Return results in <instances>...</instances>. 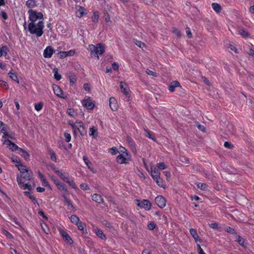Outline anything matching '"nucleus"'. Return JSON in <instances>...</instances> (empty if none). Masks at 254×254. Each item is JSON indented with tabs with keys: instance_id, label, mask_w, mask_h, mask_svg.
<instances>
[{
	"instance_id": "obj_26",
	"label": "nucleus",
	"mask_w": 254,
	"mask_h": 254,
	"mask_svg": "<svg viewBox=\"0 0 254 254\" xmlns=\"http://www.w3.org/2000/svg\"><path fill=\"white\" fill-rule=\"evenodd\" d=\"M89 134L94 138L97 137L98 135L97 129L95 127H90L89 128Z\"/></svg>"
},
{
	"instance_id": "obj_39",
	"label": "nucleus",
	"mask_w": 254,
	"mask_h": 254,
	"mask_svg": "<svg viewBox=\"0 0 254 254\" xmlns=\"http://www.w3.org/2000/svg\"><path fill=\"white\" fill-rule=\"evenodd\" d=\"M40 180H41V182L43 186H44V187H46L48 188L49 189L51 190L50 185H49L48 182L45 179V178H44Z\"/></svg>"
},
{
	"instance_id": "obj_2",
	"label": "nucleus",
	"mask_w": 254,
	"mask_h": 254,
	"mask_svg": "<svg viewBox=\"0 0 254 254\" xmlns=\"http://www.w3.org/2000/svg\"><path fill=\"white\" fill-rule=\"evenodd\" d=\"M28 28L30 34L35 35L37 37H40L44 33V22L42 20L37 22H29Z\"/></svg>"
},
{
	"instance_id": "obj_62",
	"label": "nucleus",
	"mask_w": 254,
	"mask_h": 254,
	"mask_svg": "<svg viewBox=\"0 0 254 254\" xmlns=\"http://www.w3.org/2000/svg\"><path fill=\"white\" fill-rule=\"evenodd\" d=\"M80 188L83 190H87L89 189L88 186L87 184L83 183L80 185Z\"/></svg>"
},
{
	"instance_id": "obj_55",
	"label": "nucleus",
	"mask_w": 254,
	"mask_h": 254,
	"mask_svg": "<svg viewBox=\"0 0 254 254\" xmlns=\"http://www.w3.org/2000/svg\"><path fill=\"white\" fill-rule=\"evenodd\" d=\"M197 249L198 251V254H206L202 248H201V246L199 244H197Z\"/></svg>"
},
{
	"instance_id": "obj_1",
	"label": "nucleus",
	"mask_w": 254,
	"mask_h": 254,
	"mask_svg": "<svg viewBox=\"0 0 254 254\" xmlns=\"http://www.w3.org/2000/svg\"><path fill=\"white\" fill-rule=\"evenodd\" d=\"M33 177V172H29L23 174L18 175L16 177V181L20 188L23 190H32V186L26 181H30Z\"/></svg>"
},
{
	"instance_id": "obj_8",
	"label": "nucleus",
	"mask_w": 254,
	"mask_h": 254,
	"mask_svg": "<svg viewBox=\"0 0 254 254\" xmlns=\"http://www.w3.org/2000/svg\"><path fill=\"white\" fill-rule=\"evenodd\" d=\"M82 105L87 110H92L95 106L94 102L90 97L84 98L82 101Z\"/></svg>"
},
{
	"instance_id": "obj_37",
	"label": "nucleus",
	"mask_w": 254,
	"mask_h": 254,
	"mask_svg": "<svg viewBox=\"0 0 254 254\" xmlns=\"http://www.w3.org/2000/svg\"><path fill=\"white\" fill-rule=\"evenodd\" d=\"M154 181H155L156 184L158 185V186H159L160 187H161L163 188H165L166 185L164 184L162 179H161L160 178V177H159V178L157 180H154Z\"/></svg>"
},
{
	"instance_id": "obj_20",
	"label": "nucleus",
	"mask_w": 254,
	"mask_h": 254,
	"mask_svg": "<svg viewBox=\"0 0 254 254\" xmlns=\"http://www.w3.org/2000/svg\"><path fill=\"white\" fill-rule=\"evenodd\" d=\"M9 129V127L7 125L3 124L1 127L0 128V130L3 134L2 138H5L6 136L10 137V135L8 134Z\"/></svg>"
},
{
	"instance_id": "obj_59",
	"label": "nucleus",
	"mask_w": 254,
	"mask_h": 254,
	"mask_svg": "<svg viewBox=\"0 0 254 254\" xmlns=\"http://www.w3.org/2000/svg\"><path fill=\"white\" fill-rule=\"evenodd\" d=\"M145 132L146 133V136L147 137H148V138H151V139H152L153 140H155L154 137H152V134H151V132L150 131H148V130H146V129L145 130Z\"/></svg>"
},
{
	"instance_id": "obj_58",
	"label": "nucleus",
	"mask_w": 254,
	"mask_h": 254,
	"mask_svg": "<svg viewBox=\"0 0 254 254\" xmlns=\"http://www.w3.org/2000/svg\"><path fill=\"white\" fill-rule=\"evenodd\" d=\"M59 55L60 57L62 59L64 58L67 56L66 55V52H64V51H61L59 53Z\"/></svg>"
},
{
	"instance_id": "obj_28",
	"label": "nucleus",
	"mask_w": 254,
	"mask_h": 254,
	"mask_svg": "<svg viewBox=\"0 0 254 254\" xmlns=\"http://www.w3.org/2000/svg\"><path fill=\"white\" fill-rule=\"evenodd\" d=\"M26 5L28 8L30 9L37 6V4L35 0H28L26 1Z\"/></svg>"
},
{
	"instance_id": "obj_29",
	"label": "nucleus",
	"mask_w": 254,
	"mask_h": 254,
	"mask_svg": "<svg viewBox=\"0 0 254 254\" xmlns=\"http://www.w3.org/2000/svg\"><path fill=\"white\" fill-rule=\"evenodd\" d=\"M67 114L71 117H75L77 116L76 111L73 108H69L67 109Z\"/></svg>"
},
{
	"instance_id": "obj_16",
	"label": "nucleus",
	"mask_w": 254,
	"mask_h": 254,
	"mask_svg": "<svg viewBox=\"0 0 254 254\" xmlns=\"http://www.w3.org/2000/svg\"><path fill=\"white\" fill-rule=\"evenodd\" d=\"M53 89L54 92L56 96L64 99L65 98V97L64 96L63 92L60 86L57 85H54Z\"/></svg>"
},
{
	"instance_id": "obj_12",
	"label": "nucleus",
	"mask_w": 254,
	"mask_h": 254,
	"mask_svg": "<svg viewBox=\"0 0 254 254\" xmlns=\"http://www.w3.org/2000/svg\"><path fill=\"white\" fill-rule=\"evenodd\" d=\"M155 202L160 208H164L166 206V199L162 195L157 196L155 199Z\"/></svg>"
},
{
	"instance_id": "obj_14",
	"label": "nucleus",
	"mask_w": 254,
	"mask_h": 254,
	"mask_svg": "<svg viewBox=\"0 0 254 254\" xmlns=\"http://www.w3.org/2000/svg\"><path fill=\"white\" fill-rule=\"evenodd\" d=\"M3 144L5 145L12 151H15L17 150H19V149L20 148L16 144L12 142L10 140L8 139L5 140Z\"/></svg>"
},
{
	"instance_id": "obj_56",
	"label": "nucleus",
	"mask_w": 254,
	"mask_h": 254,
	"mask_svg": "<svg viewBox=\"0 0 254 254\" xmlns=\"http://www.w3.org/2000/svg\"><path fill=\"white\" fill-rule=\"evenodd\" d=\"M224 146L228 149H231L233 148V145L230 142L226 141L224 142Z\"/></svg>"
},
{
	"instance_id": "obj_51",
	"label": "nucleus",
	"mask_w": 254,
	"mask_h": 254,
	"mask_svg": "<svg viewBox=\"0 0 254 254\" xmlns=\"http://www.w3.org/2000/svg\"><path fill=\"white\" fill-rule=\"evenodd\" d=\"M99 18V15L97 12H95L93 13L92 16V20L94 22H96L98 21Z\"/></svg>"
},
{
	"instance_id": "obj_45",
	"label": "nucleus",
	"mask_w": 254,
	"mask_h": 254,
	"mask_svg": "<svg viewBox=\"0 0 254 254\" xmlns=\"http://www.w3.org/2000/svg\"><path fill=\"white\" fill-rule=\"evenodd\" d=\"M157 166L160 170H164L167 168V166L163 162L157 163Z\"/></svg>"
},
{
	"instance_id": "obj_38",
	"label": "nucleus",
	"mask_w": 254,
	"mask_h": 254,
	"mask_svg": "<svg viewBox=\"0 0 254 254\" xmlns=\"http://www.w3.org/2000/svg\"><path fill=\"white\" fill-rule=\"evenodd\" d=\"M43 107V104L41 102L36 103L34 105L35 109L37 111H38V112L41 111Z\"/></svg>"
},
{
	"instance_id": "obj_42",
	"label": "nucleus",
	"mask_w": 254,
	"mask_h": 254,
	"mask_svg": "<svg viewBox=\"0 0 254 254\" xmlns=\"http://www.w3.org/2000/svg\"><path fill=\"white\" fill-rule=\"evenodd\" d=\"M236 241L241 246L244 247V239L240 236L236 237Z\"/></svg>"
},
{
	"instance_id": "obj_22",
	"label": "nucleus",
	"mask_w": 254,
	"mask_h": 254,
	"mask_svg": "<svg viewBox=\"0 0 254 254\" xmlns=\"http://www.w3.org/2000/svg\"><path fill=\"white\" fill-rule=\"evenodd\" d=\"M19 153L26 161L29 159L30 155L26 150L20 148L19 149Z\"/></svg>"
},
{
	"instance_id": "obj_34",
	"label": "nucleus",
	"mask_w": 254,
	"mask_h": 254,
	"mask_svg": "<svg viewBox=\"0 0 254 254\" xmlns=\"http://www.w3.org/2000/svg\"><path fill=\"white\" fill-rule=\"evenodd\" d=\"M70 220L72 223L75 225L80 221L79 217L75 215H72L70 217Z\"/></svg>"
},
{
	"instance_id": "obj_3",
	"label": "nucleus",
	"mask_w": 254,
	"mask_h": 254,
	"mask_svg": "<svg viewBox=\"0 0 254 254\" xmlns=\"http://www.w3.org/2000/svg\"><path fill=\"white\" fill-rule=\"evenodd\" d=\"M68 124L71 127L75 134H76L77 131H78L81 135L86 134L85 127L82 122L76 121L74 122L73 121L70 120L68 121Z\"/></svg>"
},
{
	"instance_id": "obj_35",
	"label": "nucleus",
	"mask_w": 254,
	"mask_h": 254,
	"mask_svg": "<svg viewBox=\"0 0 254 254\" xmlns=\"http://www.w3.org/2000/svg\"><path fill=\"white\" fill-rule=\"evenodd\" d=\"M9 77L13 81H15L17 82V83H19V80L18 79V77L16 74L15 73H13L11 71H10L8 73Z\"/></svg>"
},
{
	"instance_id": "obj_63",
	"label": "nucleus",
	"mask_w": 254,
	"mask_h": 254,
	"mask_svg": "<svg viewBox=\"0 0 254 254\" xmlns=\"http://www.w3.org/2000/svg\"><path fill=\"white\" fill-rule=\"evenodd\" d=\"M112 68L114 70H118L119 68V64L117 63H114L112 64Z\"/></svg>"
},
{
	"instance_id": "obj_27",
	"label": "nucleus",
	"mask_w": 254,
	"mask_h": 254,
	"mask_svg": "<svg viewBox=\"0 0 254 254\" xmlns=\"http://www.w3.org/2000/svg\"><path fill=\"white\" fill-rule=\"evenodd\" d=\"M211 5L212 8L216 13H219L221 12L222 8L219 4L217 3H212Z\"/></svg>"
},
{
	"instance_id": "obj_17",
	"label": "nucleus",
	"mask_w": 254,
	"mask_h": 254,
	"mask_svg": "<svg viewBox=\"0 0 254 254\" xmlns=\"http://www.w3.org/2000/svg\"><path fill=\"white\" fill-rule=\"evenodd\" d=\"M76 15L78 17H81L86 14V9L82 6L77 5L75 7Z\"/></svg>"
},
{
	"instance_id": "obj_64",
	"label": "nucleus",
	"mask_w": 254,
	"mask_h": 254,
	"mask_svg": "<svg viewBox=\"0 0 254 254\" xmlns=\"http://www.w3.org/2000/svg\"><path fill=\"white\" fill-rule=\"evenodd\" d=\"M172 31L174 33H175L178 36H181V33H180V31L178 29H177V28H173Z\"/></svg>"
},
{
	"instance_id": "obj_41",
	"label": "nucleus",
	"mask_w": 254,
	"mask_h": 254,
	"mask_svg": "<svg viewBox=\"0 0 254 254\" xmlns=\"http://www.w3.org/2000/svg\"><path fill=\"white\" fill-rule=\"evenodd\" d=\"M239 34L244 38L248 37L249 35V33L244 29H240L238 31Z\"/></svg>"
},
{
	"instance_id": "obj_46",
	"label": "nucleus",
	"mask_w": 254,
	"mask_h": 254,
	"mask_svg": "<svg viewBox=\"0 0 254 254\" xmlns=\"http://www.w3.org/2000/svg\"><path fill=\"white\" fill-rule=\"evenodd\" d=\"M49 154L50 155V158L51 160L54 161H56L57 157L56 155L55 152L53 150H50Z\"/></svg>"
},
{
	"instance_id": "obj_61",
	"label": "nucleus",
	"mask_w": 254,
	"mask_h": 254,
	"mask_svg": "<svg viewBox=\"0 0 254 254\" xmlns=\"http://www.w3.org/2000/svg\"><path fill=\"white\" fill-rule=\"evenodd\" d=\"M75 53V51L74 50H70L68 51H66V55L67 56H72Z\"/></svg>"
},
{
	"instance_id": "obj_48",
	"label": "nucleus",
	"mask_w": 254,
	"mask_h": 254,
	"mask_svg": "<svg viewBox=\"0 0 254 254\" xmlns=\"http://www.w3.org/2000/svg\"><path fill=\"white\" fill-rule=\"evenodd\" d=\"M197 187L201 190H205L207 189V185L205 183H199L197 184Z\"/></svg>"
},
{
	"instance_id": "obj_43",
	"label": "nucleus",
	"mask_w": 254,
	"mask_h": 254,
	"mask_svg": "<svg viewBox=\"0 0 254 254\" xmlns=\"http://www.w3.org/2000/svg\"><path fill=\"white\" fill-rule=\"evenodd\" d=\"M69 78L70 85H73L76 81V77L75 75H70Z\"/></svg>"
},
{
	"instance_id": "obj_23",
	"label": "nucleus",
	"mask_w": 254,
	"mask_h": 254,
	"mask_svg": "<svg viewBox=\"0 0 254 254\" xmlns=\"http://www.w3.org/2000/svg\"><path fill=\"white\" fill-rule=\"evenodd\" d=\"M92 199L93 201L99 203L102 202L103 201L102 196L96 193H95L92 195Z\"/></svg>"
},
{
	"instance_id": "obj_54",
	"label": "nucleus",
	"mask_w": 254,
	"mask_h": 254,
	"mask_svg": "<svg viewBox=\"0 0 254 254\" xmlns=\"http://www.w3.org/2000/svg\"><path fill=\"white\" fill-rule=\"evenodd\" d=\"M146 72L147 74H148V75H152L153 76H154V77H156L157 76V74L156 72L152 71V70H150L148 69H147L146 70Z\"/></svg>"
},
{
	"instance_id": "obj_40",
	"label": "nucleus",
	"mask_w": 254,
	"mask_h": 254,
	"mask_svg": "<svg viewBox=\"0 0 254 254\" xmlns=\"http://www.w3.org/2000/svg\"><path fill=\"white\" fill-rule=\"evenodd\" d=\"M11 160L13 162L16 163V164H22L20 158L18 156H13L11 157Z\"/></svg>"
},
{
	"instance_id": "obj_33",
	"label": "nucleus",
	"mask_w": 254,
	"mask_h": 254,
	"mask_svg": "<svg viewBox=\"0 0 254 254\" xmlns=\"http://www.w3.org/2000/svg\"><path fill=\"white\" fill-rule=\"evenodd\" d=\"M95 233L97 235V236L101 238L102 239H104L106 238L105 235L104 234L103 231L99 229H96L95 230Z\"/></svg>"
},
{
	"instance_id": "obj_24",
	"label": "nucleus",
	"mask_w": 254,
	"mask_h": 254,
	"mask_svg": "<svg viewBox=\"0 0 254 254\" xmlns=\"http://www.w3.org/2000/svg\"><path fill=\"white\" fill-rule=\"evenodd\" d=\"M8 49L6 46H2L0 48V57H6L7 55Z\"/></svg>"
},
{
	"instance_id": "obj_30",
	"label": "nucleus",
	"mask_w": 254,
	"mask_h": 254,
	"mask_svg": "<svg viewBox=\"0 0 254 254\" xmlns=\"http://www.w3.org/2000/svg\"><path fill=\"white\" fill-rule=\"evenodd\" d=\"M65 182L67 183L68 185L72 188H76V184L72 178L68 177V178L66 179Z\"/></svg>"
},
{
	"instance_id": "obj_10",
	"label": "nucleus",
	"mask_w": 254,
	"mask_h": 254,
	"mask_svg": "<svg viewBox=\"0 0 254 254\" xmlns=\"http://www.w3.org/2000/svg\"><path fill=\"white\" fill-rule=\"evenodd\" d=\"M150 174L154 180H157L160 177V173L153 165H150Z\"/></svg>"
},
{
	"instance_id": "obj_25",
	"label": "nucleus",
	"mask_w": 254,
	"mask_h": 254,
	"mask_svg": "<svg viewBox=\"0 0 254 254\" xmlns=\"http://www.w3.org/2000/svg\"><path fill=\"white\" fill-rule=\"evenodd\" d=\"M83 160L84 161V162L85 164L87 165L88 169L93 173L94 172L93 168L91 166V162L88 160L87 157L86 156H83Z\"/></svg>"
},
{
	"instance_id": "obj_9",
	"label": "nucleus",
	"mask_w": 254,
	"mask_h": 254,
	"mask_svg": "<svg viewBox=\"0 0 254 254\" xmlns=\"http://www.w3.org/2000/svg\"><path fill=\"white\" fill-rule=\"evenodd\" d=\"M59 231L63 239L66 243L71 244L73 243L72 239L66 231L61 228L59 229Z\"/></svg>"
},
{
	"instance_id": "obj_18",
	"label": "nucleus",
	"mask_w": 254,
	"mask_h": 254,
	"mask_svg": "<svg viewBox=\"0 0 254 254\" xmlns=\"http://www.w3.org/2000/svg\"><path fill=\"white\" fill-rule=\"evenodd\" d=\"M55 172L58 175L61 179L64 182L68 178L69 175L67 173L63 172L59 169H55Z\"/></svg>"
},
{
	"instance_id": "obj_60",
	"label": "nucleus",
	"mask_w": 254,
	"mask_h": 254,
	"mask_svg": "<svg viewBox=\"0 0 254 254\" xmlns=\"http://www.w3.org/2000/svg\"><path fill=\"white\" fill-rule=\"evenodd\" d=\"M225 231L227 232L231 233V234H234L235 233V230L234 229L231 228L230 227H227L225 228Z\"/></svg>"
},
{
	"instance_id": "obj_4",
	"label": "nucleus",
	"mask_w": 254,
	"mask_h": 254,
	"mask_svg": "<svg viewBox=\"0 0 254 254\" xmlns=\"http://www.w3.org/2000/svg\"><path fill=\"white\" fill-rule=\"evenodd\" d=\"M88 50L98 60L99 59V55L103 54L105 52V48L101 44H97L96 46L89 45Z\"/></svg>"
},
{
	"instance_id": "obj_50",
	"label": "nucleus",
	"mask_w": 254,
	"mask_h": 254,
	"mask_svg": "<svg viewBox=\"0 0 254 254\" xmlns=\"http://www.w3.org/2000/svg\"><path fill=\"white\" fill-rule=\"evenodd\" d=\"M148 228L150 230H154L155 227H156V225L155 224V223L153 222H150L148 224Z\"/></svg>"
},
{
	"instance_id": "obj_7",
	"label": "nucleus",
	"mask_w": 254,
	"mask_h": 254,
	"mask_svg": "<svg viewBox=\"0 0 254 254\" xmlns=\"http://www.w3.org/2000/svg\"><path fill=\"white\" fill-rule=\"evenodd\" d=\"M136 205L140 208H144L146 210H149L151 208V204L150 201L147 199H143L140 201L138 199H136Z\"/></svg>"
},
{
	"instance_id": "obj_36",
	"label": "nucleus",
	"mask_w": 254,
	"mask_h": 254,
	"mask_svg": "<svg viewBox=\"0 0 254 254\" xmlns=\"http://www.w3.org/2000/svg\"><path fill=\"white\" fill-rule=\"evenodd\" d=\"M53 72L54 73V78L57 80H60L61 79L62 76L61 75L58 73V70L57 68H54L53 69Z\"/></svg>"
},
{
	"instance_id": "obj_32",
	"label": "nucleus",
	"mask_w": 254,
	"mask_h": 254,
	"mask_svg": "<svg viewBox=\"0 0 254 254\" xmlns=\"http://www.w3.org/2000/svg\"><path fill=\"white\" fill-rule=\"evenodd\" d=\"M76 226H77L79 230L82 231L83 232L84 231H86V226L85 223L79 221L78 223H77Z\"/></svg>"
},
{
	"instance_id": "obj_15",
	"label": "nucleus",
	"mask_w": 254,
	"mask_h": 254,
	"mask_svg": "<svg viewBox=\"0 0 254 254\" xmlns=\"http://www.w3.org/2000/svg\"><path fill=\"white\" fill-rule=\"evenodd\" d=\"M109 106L112 111H117L118 109V104L115 98L112 97L109 99Z\"/></svg>"
},
{
	"instance_id": "obj_31",
	"label": "nucleus",
	"mask_w": 254,
	"mask_h": 254,
	"mask_svg": "<svg viewBox=\"0 0 254 254\" xmlns=\"http://www.w3.org/2000/svg\"><path fill=\"white\" fill-rule=\"evenodd\" d=\"M55 184L59 189L66 190L64 184L59 180H55Z\"/></svg>"
},
{
	"instance_id": "obj_13",
	"label": "nucleus",
	"mask_w": 254,
	"mask_h": 254,
	"mask_svg": "<svg viewBox=\"0 0 254 254\" xmlns=\"http://www.w3.org/2000/svg\"><path fill=\"white\" fill-rule=\"evenodd\" d=\"M54 52L55 51L51 46H48L44 50L43 56L45 58H50Z\"/></svg>"
},
{
	"instance_id": "obj_52",
	"label": "nucleus",
	"mask_w": 254,
	"mask_h": 254,
	"mask_svg": "<svg viewBox=\"0 0 254 254\" xmlns=\"http://www.w3.org/2000/svg\"><path fill=\"white\" fill-rule=\"evenodd\" d=\"M109 152L112 155H116L118 152V149L115 147H113L110 149Z\"/></svg>"
},
{
	"instance_id": "obj_47",
	"label": "nucleus",
	"mask_w": 254,
	"mask_h": 254,
	"mask_svg": "<svg viewBox=\"0 0 254 254\" xmlns=\"http://www.w3.org/2000/svg\"><path fill=\"white\" fill-rule=\"evenodd\" d=\"M64 135L66 142H69L71 140V135L69 133L65 132Z\"/></svg>"
},
{
	"instance_id": "obj_11",
	"label": "nucleus",
	"mask_w": 254,
	"mask_h": 254,
	"mask_svg": "<svg viewBox=\"0 0 254 254\" xmlns=\"http://www.w3.org/2000/svg\"><path fill=\"white\" fill-rule=\"evenodd\" d=\"M120 87L122 91L124 93L126 97L127 98V101H129L130 100V91L127 88V85L125 83L121 82L120 83Z\"/></svg>"
},
{
	"instance_id": "obj_19",
	"label": "nucleus",
	"mask_w": 254,
	"mask_h": 254,
	"mask_svg": "<svg viewBox=\"0 0 254 254\" xmlns=\"http://www.w3.org/2000/svg\"><path fill=\"white\" fill-rule=\"evenodd\" d=\"M15 166L17 167L18 170L19 171L20 174H23L29 172H32L31 170L28 169V168L25 165H24L22 163L16 164Z\"/></svg>"
},
{
	"instance_id": "obj_53",
	"label": "nucleus",
	"mask_w": 254,
	"mask_h": 254,
	"mask_svg": "<svg viewBox=\"0 0 254 254\" xmlns=\"http://www.w3.org/2000/svg\"><path fill=\"white\" fill-rule=\"evenodd\" d=\"M118 152L119 154H123V152L124 153H129L127 149H126L125 147L121 146L118 150Z\"/></svg>"
},
{
	"instance_id": "obj_21",
	"label": "nucleus",
	"mask_w": 254,
	"mask_h": 254,
	"mask_svg": "<svg viewBox=\"0 0 254 254\" xmlns=\"http://www.w3.org/2000/svg\"><path fill=\"white\" fill-rule=\"evenodd\" d=\"M190 234L191 236L194 239L195 242H201V240L199 238V236L197 234V231L195 229L191 228L190 230Z\"/></svg>"
},
{
	"instance_id": "obj_5",
	"label": "nucleus",
	"mask_w": 254,
	"mask_h": 254,
	"mask_svg": "<svg viewBox=\"0 0 254 254\" xmlns=\"http://www.w3.org/2000/svg\"><path fill=\"white\" fill-rule=\"evenodd\" d=\"M29 20L30 22H37L38 21H43L44 16L42 12H38L32 9L28 11Z\"/></svg>"
},
{
	"instance_id": "obj_6",
	"label": "nucleus",
	"mask_w": 254,
	"mask_h": 254,
	"mask_svg": "<svg viewBox=\"0 0 254 254\" xmlns=\"http://www.w3.org/2000/svg\"><path fill=\"white\" fill-rule=\"evenodd\" d=\"M131 160V157L129 153L123 152V154H119L116 158L117 163L120 164H127Z\"/></svg>"
},
{
	"instance_id": "obj_57",
	"label": "nucleus",
	"mask_w": 254,
	"mask_h": 254,
	"mask_svg": "<svg viewBox=\"0 0 254 254\" xmlns=\"http://www.w3.org/2000/svg\"><path fill=\"white\" fill-rule=\"evenodd\" d=\"M11 220L12 222H14L17 225V227L21 228V225L20 223L17 221V219L15 218H11Z\"/></svg>"
},
{
	"instance_id": "obj_44",
	"label": "nucleus",
	"mask_w": 254,
	"mask_h": 254,
	"mask_svg": "<svg viewBox=\"0 0 254 254\" xmlns=\"http://www.w3.org/2000/svg\"><path fill=\"white\" fill-rule=\"evenodd\" d=\"M29 198L32 201L36 206L39 207V205L37 201L36 197L34 195L29 194Z\"/></svg>"
},
{
	"instance_id": "obj_49",
	"label": "nucleus",
	"mask_w": 254,
	"mask_h": 254,
	"mask_svg": "<svg viewBox=\"0 0 254 254\" xmlns=\"http://www.w3.org/2000/svg\"><path fill=\"white\" fill-rule=\"evenodd\" d=\"M134 43L138 47L141 49H143V48L145 47L144 44L141 41L135 40L134 41Z\"/></svg>"
}]
</instances>
